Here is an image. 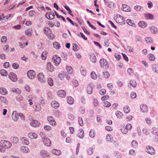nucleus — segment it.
Returning <instances> with one entry per match:
<instances>
[{"label": "nucleus", "instance_id": "obj_23", "mask_svg": "<svg viewBox=\"0 0 158 158\" xmlns=\"http://www.w3.org/2000/svg\"><path fill=\"white\" fill-rule=\"evenodd\" d=\"M67 101V102L70 105H72L74 102L73 98L71 96H69L68 97Z\"/></svg>", "mask_w": 158, "mask_h": 158}, {"label": "nucleus", "instance_id": "obj_59", "mask_svg": "<svg viewBox=\"0 0 158 158\" xmlns=\"http://www.w3.org/2000/svg\"><path fill=\"white\" fill-rule=\"evenodd\" d=\"M79 123L81 126L83 125V121L81 117H79L78 119Z\"/></svg>", "mask_w": 158, "mask_h": 158}, {"label": "nucleus", "instance_id": "obj_64", "mask_svg": "<svg viewBox=\"0 0 158 158\" xmlns=\"http://www.w3.org/2000/svg\"><path fill=\"white\" fill-rule=\"evenodd\" d=\"M0 100L3 103H6V99L3 96L0 97Z\"/></svg>", "mask_w": 158, "mask_h": 158}, {"label": "nucleus", "instance_id": "obj_21", "mask_svg": "<svg viewBox=\"0 0 158 158\" xmlns=\"http://www.w3.org/2000/svg\"><path fill=\"white\" fill-rule=\"evenodd\" d=\"M28 136L31 139H36L37 137V134L33 132L30 133L28 134Z\"/></svg>", "mask_w": 158, "mask_h": 158}, {"label": "nucleus", "instance_id": "obj_12", "mask_svg": "<svg viewBox=\"0 0 158 158\" xmlns=\"http://www.w3.org/2000/svg\"><path fill=\"white\" fill-rule=\"evenodd\" d=\"M10 80L13 82H16L17 80L16 75L13 72H10Z\"/></svg>", "mask_w": 158, "mask_h": 158}, {"label": "nucleus", "instance_id": "obj_7", "mask_svg": "<svg viewBox=\"0 0 158 158\" xmlns=\"http://www.w3.org/2000/svg\"><path fill=\"white\" fill-rule=\"evenodd\" d=\"M30 124L31 126L35 127H39L40 124V122L36 120L32 121Z\"/></svg>", "mask_w": 158, "mask_h": 158}, {"label": "nucleus", "instance_id": "obj_11", "mask_svg": "<svg viewBox=\"0 0 158 158\" xmlns=\"http://www.w3.org/2000/svg\"><path fill=\"white\" fill-rule=\"evenodd\" d=\"M47 120L49 123L52 125L54 126L56 124V122L52 116H48Z\"/></svg>", "mask_w": 158, "mask_h": 158}, {"label": "nucleus", "instance_id": "obj_8", "mask_svg": "<svg viewBox=\"0 0 158 158\" xmlns=\"http://www.w3.org/2000/svg\"><path fill=\"white\" fill-rule=\"evenodd\" d=\"M45 17L47 19L51 20L54 18L55 15L53 12H50L49 13H47L45 15Z\"/></svg>", "mask_w": 158, "mask_h": 158}, {"label": "nucleus", "instance_id": "obj_16", "mask_svg": "<svg viewBox=\"0 0 158 158\" xmlns=\"http://www.w3.org/2000/svg\"><path fill=\"white\" fill-rule=\"evenodd\" d=\"M138 25L142 28H144L147 26V24L146 22L141 21L138 23Z\"/></svg>", "mask_w": 158, "mask_h": 158}, {"label": "nucleus", "instance_id": "obj_40", "mask_svg": "<svg viewBox=\"0 0 158 158\" xmlns=\"http://www.w3.org/2000/svg\"><path fill=\"white\" fill-rule=\"evenodd\" d=\"M115 114L118 118H122V117L123 116V114L119 111H117L116 112Z\"/></svg>", "mask_w": 158, "mask_h": 158}, {"label": "nucleus", "instance_id": "obj_57", "mask_svg": "<svg viewBox=\"0 0 158 158\" xmlns=\"http://www.w3.org/2000/svg\"><path fill=\"white\" fill-rule=\"evenodd\" d=\"M99 93L101 95H103L106 94V90L105 89H102L99 90Z\"/></svg>", "mask_w": 158, "mask_h": 158}, {"label": "nucleus", "instance_id": "obj_62", "mask_svg": "<svg viewBox=\"0 0 158 158\" xmlns=\"http://www.w3.org/2000/svg\"><path fill=\"white\" fill-rule=\"evenodd\" d=\"M127 72L128 74L130 76H132L133 73V70L131 68H128L127 70Z\"/></svg>", "mask_w": 158, "mask_h": 158}, {"label": "nucleus", "instance_id": "obj_18", "mask_svg": "<svg viewBox=\"0 0 158 158\" xmlns=\"http://www.w3.org/2000/svg\"><path fill=\"white\" fill-rule=\"evenodd\" d=\"M51 105L52 106L55 108H56L59 106V104L56 101H52Z\"/></svg>", "mask_w": 158, "mask_h": 158}, {"label": "nucleus", "instance_id": "obj_29", "mask_svg": "<svg viewBox=\"0 0 158 158\" xmlns=\"http://www.w3.org/2000/svg\"><path fill=\"white\" fill-rule=\"evenodd\" d=\"M32 30L31 29H29L26 30L25 31V34L29 36H32L31 31Z\"/></svg>", "mask_w": 158, "mask_h": 158}, {"label": "nucleus", "instance_id": "obj_5", "mask_svg": "<svg viewBox=\"0 0 158 158\" xmlns=\"http://www.w3.org/2000/svg\"><path fill=\"white\" fill-rule=\"evenodd\" d=\"M27 75L30 79H33L35 77V72L33 70H29L27 73Z\"/></svg>", "mask_w": 158, "mask_h": 158}, {"label": "nucleus", "instance_id": "obj_61", "mask_svg": "<svg viewBox=\"0 0 158 158\" xmlns=\"http://www.w3.org/2000/svg\"><path fill=\"white\" fill-rule=\"evenodd\" d=\"M44 129L47 131H51L52 129L51 127L48 125H45L44 126Z\"/></svg>", "mask_w": 158, "mask_h": 158}, {"label": "nucleus", "instance_id": "obj_54", "mask_svg": "<svg viewBox=\"0 0 158 158\" xmlns=\"http://www.w3.org/2000/svg\"><path fill=\"white\" fill-rule=\"evenodd\" d=\"M87 153L89 155H91L93 154V151L92 148H89L87 149Z\"/></svg>", "mask_w": 158, "mask_h": 158}, {"label": "nucleus", "instance_id": "obj_58", "mask_svg": "<svg viewBox=\"0 0 158 158\" xmlns=\"http://www.w3.org/2000/svg\"><path fill=\"white\" fill-rule=\"evenodd\" d=\"M142 7L139 6L137 5L134 6V9L136 11H140L141 10Z\"/></svg>", "mask_w": 158, "mask_h": 158}, {"label": "nucleus", "instance_id": "obj_33", "mask_svg": "<svg viewBox=\"0 0 158 158\" xmlns=\"http://www.w3.org/2000/svg\"><path fill=\"white\" fill-rule=\"evenodd\" d=\"M47 81L48 85L50 86H52L53 85V81L52 78H51V77L48 78L47 79Z\"/></svg>", "mask_w": 158, "mask_h": 158}, {"label": "nucleus", "instance_id": "obj_32", "mask_svg": "<svg viewBox=\"0 0 158 158\" xmlns=\"http://www.w3.org/2000/svg\"><path fill=\"white\" fill-rule=\"evenodd\" d=\"M80 132L78 134V137L81 139L83 138L84 137V132L82 130H79Z\"/></svg>", "mask_w": 158, "mask_h": 158}, {"label": "nucleus", "instance_id": "obj_6", "mask_svg": "<svg viewBox=\"0 0 158 158\" xmlns=\"http://www.w3.org/2000/svg\"><path fill=\"white\" fill-rule=\"evenodd\" d=\"M0 143L1 144L3 145V146L5 148H10V142L9 141L5 140H2L0 141Z\"/></svg>", "mask_w": 158, "mask_h": 158}, {"label": "nucleus", "instance_id": "obj_56", "mask_svg": "<svg viewBox=\"0 0 158 158\" xmlns=\"http://www.w3.org/2000/svg\"><path fill=\"white\" fill-rule=\"evenodd\" d=\"M104 106L106 107H109L110 106V103L107 101H105L104 102Z\"/></svg>", "mask_w": 158, "mask_h": 158}, {"label": "nucleus", "instance_id": "obj_24", "mask_svg": "<svg viewBox=\"0 0 158 158\" xmlns=\"http://www.w3.org/2000/svg\"><path fill=\"white\" fill-rule=\"evenodd\" d=\"M113 138L111 135H107L106 137V141L110 142V143L112 142Z\"/></svg>", "mask_w": 158, "mask_h": 158}, {"label": "nucleus", "instance_id": "obj_13", "mask_svg": "<svg viewBox=\"0 0 158 158\" xmlns=\"http://www.w3.org/2000/svg\"><path fill=\"white\" fill-rule=\"evenodd\" d=\"M58 96L62 98L66 96V93L64 90H60L57 92Z\"/></svg>", "mask_w": 158, "mask_h": 158}, {"label": "nucleus", "instance_id": "obj_15", "mask_svg": "<svg viewBox=\"0 0 158 158\" xmlns=\"http://www.w3.org/2000/svg\"><path fill=\"white\" fill-rule=\"evenodd\" d=\"M122 9L125 12H129L131 11V9L129 6L126 4H123Z\"/></svg>", "mask_w": 158, "mask_h": 158}, {"label": "nucleus", "instance_id": "obj_20", "mask_svg": "<svg viewBox=\"0 0 158 158\" xmlns=\"http://www.w3.org/2000/svg\"><path fill=\"white\" fill-rule=\"evenodd\" d=\"M44 33L46 35L52 33V30L48 27H44Z\"/></svg>", "mask_w": 158, "mask_h": 158}, {"label": "nucleus", "instance_id": "obj_30", "mask_svg": "<svg viewBox=\"0 0 158 158\" xmlns=\"http://www.w3.org/2000/svg\"><path fill=\"white\" fill-rule=\"evenodd\" d=\"M22 141L23 144L26 145H28L29 143V142L27 139L25 137H23L22 138Z\"/></svg>", "mask_w": 158, "mask_h": 158}, {"label": "nucleus", "instance_id": "obj_1", "mask_svg": "<svg viewBox=\"0 0 158 158\" xmlns=\"http://www.w3.org/2000/svg\"><path fill=\"white\" fill-rule=\"evenodd\" d=\"M101 66L105 69L109 68V64L106 60L104 59H101L99 61Z\"/></svg>", "mask_w": 158, "mask_h": 158}, {"label": "nucleus", "instance_id": "obj_42", "mask_svg": "<svg viewBox=\"0 0 158 158\" xmlns=\"http://www.w3.org/2000/svg\"><path fill=\"white\" fill-rule=\"evenodd\" d=\"M145 16L148 19H153V16L150 14H145Z\"/></svg>", "mask_w": 158, "mask_h": 158}, {"label": "nucleus", "instance_id": "obj_26", "mask_svg": "<svg viewBox=\"0 0 158 158\" xmlns=\"http://www.w3.org/2000/svg\"><path fill=\"white\" fill-rule=\"evenodd\" d=\"M53 47L56 49H59L60 47V44L57 42H55L53 44Z\"/></svg>", "mask_w": 158, "mask_h": 158}, {"label": "nucleus", "instance_id": "obj_22", "mask_svg": "<svg viewBox=\"0 0 158 158\" xmlns=\"http://www.w3.org/2000/svg\"><path fill=\"white\" fill-rule=\"evenodd\" d=\"M40 153L42 155V156L45 158H46L49 156L48 153L47 152L44 150L41 151Z\"/></svg>", "mask_w": 158, "mask_h": 158}, {"label": "nucleus", "instance_id": "obj_44", "mask_svg": "<svg viewBox=\"0 0 158 158\" xmlns=\"http://www.w3.org/2000/svg\"><path fill=\"white\" fill-rule=\"evenodd\" d=\"M66 69L68 72L69 74L72 73H73V69L71 66H68L66 67Z\"/></svg>", "mask_w": 158, "mask_h": 158}, {"label": "nucleus", "instance_id": "obj_25", "mask_svg": "<svg viewBox=\"0 0 158 158\" xmlns=\"http://www.w3.org/2000/svg\"><path fill=\"white\" fill-rule=\"evenodd\" d=\"M0 93L2 95H5L7 94V91L5 88L3 87L0 88Z\"/></svg>", "mask_w": 158, "mask_h": 158}, {"label": "nucleus", "instance_id": "obj_48", "mask_svg": "<svg viewBox=\"0 0 158 158\" xmlns=\"http://www.w3.org/2000/svg\"><path fill=\"white\" fill-rule=\"evenodd\" d=\"M91 77L94 80H96L97 78V76L94 72L93 71L91 73Z\"/></svg>", "mask_w": 158, "mask_h": 158}, {"label": "nucleus", "instance_id": "obj_9", "mask_svg": "<svg viewBox=\"0 0 158 158\" xmlns=\"http://www.w3.org/2000/svg\"><path fill=\"white\" fill-rule=\"evenodd\" d=\"M44 144L46 146H50L51 145V142L50 140L48 138H44V139H42Z\"/></svg>", "mask_w": 158, "mask_h": 158}, {"label": "nucleus", "instance_id": "obj_38", "mask_svg": "<svg viewBox=\"0 0 158 158\" xmlns=\"http://www.w3.org/2000/svg\"><path fill=\"white\" fill-rule=\"evenodd\" d=\"M0 74L3 76H6L8 75L7 72L5 69H2L0 71Z\"/></svg>", "mask_w": 158, "mask_h": 158}, {"label": "nucleus", "instance_id": "obj_55", "mask_svg": "<svg viewBox=\"0 0 158 158\" xmlns=\"http://www.w3.org/2000/svg\"><path fill=\"white\" fill-rule=\"evenodd\" d=\"M47 35L48 37L51 40L53 39L55 37V36L54 34H52V33L47 34Z\"/></svg>", "mask_w": 158, "mask_h": 158}, {"label": "nucleus", "instance_id": "obj_51", "mask_svg": "<svg viewBox=\"0 0 158 158\" xmlns=\"http://www.w3.org/2000/svg\"><path fill=\"white\" fill-rule=\"evenodd\" d=\"M79 49V47L76 44H74L73 46V50L75 52L77 51Z\"/></svg>", "mask_w": 158, "mask_h": 158}, {"label": "nucleus", "instance_id": "obj_2", "mask_svg": "<svg viewBox=\"0 0 158 158\" xmlns=\"http://www.w3.org/2000/svg\"><path fill=\"white\" fill-rule=\"evenodd\" d=\"M146 152L148 153L151 155H154L155 152L154 148L150 146H148L146 148Z\"/></svg>", "mask_w": 158, "mask_h": 158}, {"label": "nucleus", "instance_id": "obj_52", "mask_svg": "<svg viewBox=\"0 0 158 158\" xmlns=\"http://www.w3.org/2000/svg\"><path fill=\"white\" fill-rule=\"evenodd\" d=\"M145 40L148 43L151 44L153 42V40L150 37H146L145 38Z\"/></svg>", "mask_w": 158, "mask_h": 158}, {"label": "nucleus", "instance_id": "obj_31", "mask_svg": "<svg viewBox=\"0 0 158 158\" xmlns=\"http://www.w3.org/2000/svg\"><path fill=\"white\" fill-rule=\"evenodd\" d=\"M52 153L56 155H60L61 154V152L60 150H58L55 149H53L52 151Z\"/></svg>", "mask_w": 158, "mask_h": 158}, {"label": "nucleus", "instance_id": "obj_3", "mask_svg": "<svg viewBox=\"0 0 158 158\" xmlns=\"http://www.w3.org/2000/svg\"><path fill=\"white\" fill-rule=\"evenodd\" d=\"M52 60L55 64L58 66L60 62L61 59L60 57H58L57 55H55L53 57Z\"/></svg>", "mask_w": 158, "mask_h": 158}, {"label": "nucleus", "instance_id": "obj_41", "mask_svg": "<svg viewBox=\"0 0 158 158\" xmlns=\"http://www.w3.org/2000/svg\"><path fill=\"white\" fill-rule=\"evenodd\" d=\"M148 58L149 60L150 61H153L155 59V57L152 54H151L148 55Z\"/></svg>", "mask_w": 158, "mask_h": 158}, {"label": "nucleus", "instance_id": "obj_34", "mask_svg": "<svg viewBox=\"0 0 158 158\" xmlns=\"http://www.w3.org/2000/svg\"><path fill=\"white\" fill-rule=\"evenodd\" d=\"M87 93L89 94H91L92 93L93 88L90 85H89L87 87Z\"/></svg>", "mask_w": 158, "mask_h": 158}, {"label": "nucleus", "instance_id": "obj_63", "mask_svg": "<svg viewBox=\"0 0 158 158\" xmlns=\"http://www.w3.org/2000/svg\"><path fill=\"white\" fill-rule=\"evenodd\" d=\"M129 154L132 156H134L135 155V151L133 149H131L129 151Z\"/></svg>", "mask_w": 158, "mask_h": 158}, {"label": "nucleus", "instance_id": "obj_14", "mask_svg": "<svg viewBox=\"0 0 158 158\" xmlns=\"http://www.w3.org/2000/svg\"><path fill=\"white\" fill-rule=\"evenodd\" d=\"M90 61L93 63H95L97 61L96 56L94 53H91L90 54Z\"/></svg>", "mask_w": 158, "mask_h": 158}, {"label": "nucleus", "instance_id": "obj_50", "mask_svg": "<svg viewBox=\"0 0 158 158\" xmlns=\"http://www.w3.org/2000/svg\"><path fill=\"white\" fill-rule=\"evenodd\" d=\"M95 135V133L94 130H91L89 132V136L90 137L92 138H94Z\"/></svg>", "mask_w": 158, "mask_h": 158}, {"label": "nucleus", "instance_id": "obj_36", "mask_svg": "<svg viewBox=\"0 0 158 158\" xmlns=\"http://www.w3.org/2000/svg\"><path fill=\"white\" fill-rule=\"evenodd\" d=\"M10 140L13 143H16L18 142L19 139L16 137H12L10 138Z\"/></svg>", "mask_w": 158, "mask_h": 158}, {"label": "nucleus", "instance_id": "obj_39", "mask_svg": "<svg viewBox=\"0 0 158 158\" xmlns=\"http://www.w3.org/2000/svg\"><path fill=\"white\" fill-rule=\"evenodd\" d=\"M10 17V14L7 15L6 16H4L3 17V19L2 20V23H4L5 22H6L7 20Z\"/></svg>", "mask_w": 158, "mask_h": 158}, {"label": "nucleus", "instance_id": "obj_19", "mask_svg": "<svg viewBox=\"0 0 158 158\" xmlns=\"http://www.w3.org/2000/svg\"><path fill=\"white\" fill-rule=\"evenodd\" d=\"M140 109L143 112H146L148 111V108L146 105H142L140 106Z\"/></svg>", "mask_w": 158, "mask_h": 158}, {"label": "nucleus", "instance_id": "obj_49", "mask_svg": "<svg viewBox=\"0 0 158 158\" xmlns=\"http://www.w3.org/2000/svg\"><path fill=\"white\" fill-rule=\"evenodd\" d=\"M80 71H81V74L83 76L85 75L86 73V70L84 69L83 68L81 67L80 69Z\"/></svg>", "mask_w": 158, "mask_h": 158}, {"label": "nucleus", "instance_id": "obj_10", "mask_svg": "<svg viewBox=\"0 0 158 158\" xmlns=\"http://www.w3.org/2000/svg\"><path fill=\"white\" fill-rule=\"evenodd\" d=\"M47 67L48 70L50 72H52L54 71V68L51 62H48L47 64Z\"/></svg>", "mask_w": 158, "mask_h": 158}, {"label": "nucleus", "instance_id": "obj_46", "mask_svg": "<svg viewBox=\"0 0 158 158\" xmlns=\"http://www.w3.org/2000/svg\"><path fill=\"white\" fill-rule=\"evenodd\" d=\"M153 70L155 73H158V65L156 64L153 65L152 67Z\"/></svg>", "mask_w": 158, "mask_h": 158}, {"label": "nucleus", "instance_id": "obj_27", "mask_svg": "<svg viewBox=\"0 0 158 158\" xmlns=\"http://www.w3.org/2000/svg\"><path fill=\"white\" fill-rule=\"evenodd\" d=\"M131 145L132 148H136L138 145V143L135 140H133L131 143Z\"/></svg>", "mask_w": 158, "mask_h": 158}, {"label": "nucleus", "instance_id": "obj_43", "mask_svg": "<svg viewBox=\"0 0 158 158\" xmlns=\"http://www.w3.org/2000/svg\"><path fill=\"white\" fill-rule=\"evenodd\" d=\"M12 66L14 69H16L18 68L19 65L17 62H15L12 63Z\"/></svg>", "mask_w": 158, "mask_h": 158}, {"label": "nucleus", "instance_id": "obj_28", "mask_svg": "<svg viewBox=\"0 0 158 158\" xmlns=\"http://www.w3.org/2000/svg\"><path fill=\"white\" fill-rule=\"evenodd\" d=\"M21 150L23 152L26 153H27L29 151V149L28 148L25 146H22Z\"/></svg>", "mask_w": 158, "mask_h": 158}, {"label": "nucleus", "instance_id": "obj_45", "mask_svg": "<svg viewBox=\"0 0 158 158\" xmlns=\"http://www.w3.org/2000/svg\"><path fill=\"white\" fill-rule=\"evenodd\" d=\"M12 91L13 92L16 93L18 94H20L21 92V90L19 89H12Z\"/></svg>", "mask_w": 158, "mask_h": 158}, {"label": "nucleus", "instance_id": "obj_60", "mask_svg": "<svg viewBox=\"0 0 158 158\" xmlns=\"http://www.w3.org/2000/svg\"><path fill=\"white\" fill-rule=\"evenodd\" d=\"M6 40L7 38L6 36H2L1 39V42L3 43H5Z\"/></svg>", "mask_w": 158, "mask_h": 158}, {"label": "nucleus", "instance_id": "obj_17", "mask_svg": "<svg viewBox=\"0 0 158 158\" xmlns=\"http://www.w3.org/2000/svg\"><path fill=\"white\" fill-rule=\"evenodd\" d=\"M19 114H16L15 112V113L13 112L12 114V118L13 120L15 121L16 122L17 121L19 118Z\"/></svg>", "mask_w": 158, "mask_h": 158}, {"label": "nucleus", "instance_id": "obj_4", "mask_svg": "<svg viewBox=\"0 0 158 158\" xmlns=\"http://www.w3.org/2000/svg\"><path fill=\"white\" fill-rule=\"evenodd\" d=\"M38 79L41 83H44L46 82L43 73H40L38 74Z\"/></svg>", "mask_w": 158, "mask_h": 158}, {"label": "nucleus", "instance_id": "obj_35", "mask_svg": "<svg viewBox=\"0 0 158 158\" xmlns=\"http://www.w3.org/2000/svg\"><path fill=\"white\" fill-rule=\"evenodd\" d=\"M127 24L130 26H132L133 27H135V24L132 21L130 20L129 19H127Z\"/></svg>", "mask_w": 158, "mask_h": 158}, {"label": "nucleus", "instance_id": "obj_47", "mask_svg": "<svg viewBox=\"0 0 158 158\" xmlns=\"http://www.w3.org/2000/svg\"><path fill=\"white\" fill-rule=\"evenodd\" d=\"M47 52L46 51L43 52L41 55V57L43 60H45L46 59V55Z\"/></svg>", "mask_w": 158, "mask_h": 158}, {"label": "nucleus", "instance_id": "obj_53", "mask_svg": "<svg viewBox=\"0 0 158 158\" xmlns=\"http://www.w3.org/2000/svg\"><path fill=\"white\" fill-rule=\"evenodd\" d=\"M124 110L126 113H128L130 111V109L129 106H126L124 108Z\"/></svg>", "mask_w": 158, "mask_h": 158}, {"label": "nucleus", "instance_id": "obj_37", "mask_svg": "<svg viewBox=\"0 0 158 158\" xmlns=\"http://www.w3.org/2000/svg\"><path fill=\"white\" fill-rule=\"evenodd\" d=\"M150 30L151 32L153 34H156L158 30L156 27H152L150 28Z\"/></svg>", "mask_w": 158, "mask_h": 158}]
</instances>
